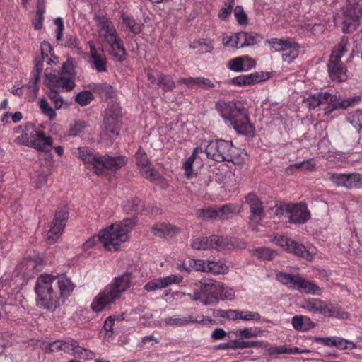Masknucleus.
Returning <instances> with one entry per match:
<instances>
[{
	"instance_id": "22",
	"label": "nucleus",
	"mask_w": 362,
	"mask_h": 362,
	"mask_svg": "<svg viewBox=\"0 0 362 362\" xmlns=\"http://www.w3.org/2000/svg\"><path fill=\"white\" fill-rule=\"evenodd\" d=\"M182 276L178 275H170L164 278L154 279L148 282L144 286V289L147 291H153L156 289H161L168 286L172 284H179L182 281Z\"/></svg>"
},
{
	"instance_id": "47",
	"label": "nucleus",
	"mask_w": 362,
	"mask_h": 362,
	"mask_svg": "<svg viewBox=\"0 0 362 362\" xmlns=\"http://www.w3.org/2000/svg\"><path fill=\"white\" fill-rule=\"evenodd\" d=\"M250 207V218L255 221L259 222L264 216V212L262 207V202H260Z\"/></svg>"
},
{
	"instance_id": "17",
	"label": "nucleus",
	"mask_w": 362,
	"mask_h": 362,
	"mask_svg": "<svg viewBox=\"0 0 362 362\" xmlns=\"http://www.w3.org/2000/svg\"><path fill=\"white\" fill-rule=\"evenodd\" d=\"M269 77L270 74L269 72H254L250 74L240 75L234 77L230 80V83L238 86H252L266 81Z\"/></svg>"
},
{
	"instance_id": "57",
	"label": "nucleus",
	"mask_w": 362,
	"mask_h": 362,
	"mask_svg": "<svg viewBox=\"0 0 362 362\" xmlns=\"http://www.w3.org/2000/svg\"><path fill=\"white\" fill-rule=\"evenodd\" d=\"M272 241L279 245L280 247L285 249L288 252V247H290V245L293 243V240L289 239L284 235H275L272 239Z\"/></svg>"
},
{
	"instance_id": "35",
	"label": "nucleus",
	"mask_w": 362,
	"mask_h": 362,
	"mask_svg": "<svg viewBox=\"0 0 362 362\" xmlns=\"http://www.w3.org/2000/svg\"><path fill=\"white\" fill-rule=\"evenodd\" d=\"M197 54L210 52L213 48L211 42L204 39L194 40L189 46Z\"/></svg>"
},
{
	"instance_id": "42",
	"label": "nucleus",
	"mask_w": 362,
	"mask_h": 362,
	"mask_svg": "<svg viewBox=\"0 0 362 362\" xmlns=\"http://www.w3.org/2000/svg\"><path fill=\"white\" fill-rule=\"evenodd\" d=\"M93 89L95 93H98L102 98H110L115 95L112 86L106 83L95 84Z\"/></svg>"
},
{
	"instance_id": "28",
	"label": "nucleus",
	"mask_w": 362,
	"mask_h": 362,
	"mask_svg": "<svg viewBox=\"0 0 362 362\" xmlns=\"http://www.w3.org/2000/svg\"><path fill=\"white\" fill-rule=\"evenodd\" d=\"M154 235L160 238L172 237L180 233V229L175 226L165 223H156L152 227Z\"/></svg>"
},
{
	"instance_id": "9",
	"label": "nucleus",
	"mask_w": 362,
	"mask_h": 362,
	"mask_svg": "<svg viewBox=\"0 0 362 362\" xmlns=\"http://www.w3.org/2000/svg\"><path fill=\"white\" fill-rule=\"evenodd\" d=\"M361 100V98L359 95L341 99L337 95L325 92L324 104H327V107L325 108V115H329L334 110H346L349 107H354Z\"/></svg>"
},
{
	"instance_id": "34",
	"label": "nucleus",
	"mask_w": 362,
	"mask_h": 362,
	"mask_svg": "<svg viewBox=\"0 0 362 362\" xmlns=\"http://www.w3.org/2000/svg\"><path fill=\"white\" fill-rule=\"evenodd\" d=\"M288 252L293 253L298 257L304 258L306 260L310 261L313 259L311 253L306 249V247L303 245L294 240H293V243L290 245V247H288Z\"/></svg>"
},
{
	"instance_id": "43",
	"label": "nucleus",
	"mask_w": 362,
	"mask_h": 362,
	"mask_svg": "<svg viewBox=\"0 0 362 362\" xmlns=\"http://www.w3.org/2000/svg\"><path fill=\"white\" fill-rule=\"evenodd\" d=\"M122 19L123 23L133 33H139L141 32V25L132 17L127 16L124 13L122 14Z\"/></svg>"
},
{
	"instance_id": "6",
	"label": "nucleus",
	"mask_w": 362,
	"mask_h": 362,
	"mask_svg": "<svg viewBox=\"0 0 362 362\" xmlns=\"http://www.w3.org/2000/svg\"><path fill=\"white\" fill-rule=\"evenodd\" d=\"M348 39L342 37L340 42L332 51L327 64L329 77L338 83L347 79L346 69L341 62V57L347 52Z\"/></svg>"
},
{
	"instance_id": "45",
	"label": "nucleus",
	"mask_w": 362,
	"mask_h": 362,
	"mask_svg": "<svg viewBox=\"0 0 362 362\" xmlns=\"http://www.w3.org/2000/svg\"><path fill=\"white\" fill-rule=\"evenodd\" d=\"M39 106L42 112L47 116L49 119L53 120L55 119L57 114L55 112V110L53 109L47 102V100L43 98H41L39 101Z\"/></svg>"
},
{
	"instance_id": "30",
	"label": "nucleus",
	"mask_w": 362,
	"mask_h": 362,
	"mask_svg": "<svg viewBox=\"0 0 362 362\" xmlns=\"http://www.w3.org/2000/svg\"><path fill=\"white\" fill-rule=\"evenodd\" d=\"M271 45V48L276 52L285 51L287 49L298 48L299 45L296 42H292L288 40L272 38L268 41Z\"/></svg>"
},
{
	"instance_id": "55",
	"label": "nucleus",
	"mask_w": 362,
	"mask_h": 362,
	"mask_svg": "<svg viewBox=\"0 0 362 362\" xmlns=\"http://www.w3.org/2000/svg\"><path fill=\"white\" fill-rule=\"evenodd\" d=\"M87 126L88 123L85 121H75L70 127L69 135L76 136L81 134Z\"/></svg>"
},
{
	"instance_id": "33",
	"label": "nucleus",
	"mask_w": 362,
	"mask_h": 362,
	"mask_svg": "<svg viewBox=\"0 0 362 362\" xmlns=\"http://www.w3.org/2000/svg\"><path fill=\"white\" fill-rule=\"evenodd\" d=\"M230 144V148L228 150L230 153L228 155V163L230 162L233 165H240L244 163L245 155L244 151L241 149H235L232 141H228V144Z\"/></svg>"
},
{
	"instance_id": "26",
	"label": "nucleus",
	"mask_w": 362,
	"mask_h": 362,
	"mask_svg": "<svg viewBox=\"0 0 362 362\" xmlns=\"http://www.w3.org/2000/svg\"><path fill=\"white\" fill-rule=\"evenodd\" d=\"M52 139L45 136L43 132H37L34 136H30V146L40 151H47L52 146Z\"/></svg>"
},
{
	"instance_id": "61",
	"label": "nucleus",
	"mask_w": 362,
	"mask_h": 362,
	"mask_svg": "<svg viewBox=\"0 0 362 362\" xmlns=\"http://www.w3.org/2000/svg\"><path fill=\"white\" fill-rule=\"evenodd\" d=\"M246 247V243L236 238H230L228 240V249H243Z\"/></svg>"
},
{
	"instance_id": "32",
	"label": "nucleus",
	"mask_w": 362,
	"mask_h": 362,
	"mask_svg": "<svg viewBox=\"0 0 362 362\" xmlns=\"http://www.w3.org/2000/svg\"><path fill=\"white\" fill-rule=\"evenodd\" d=\"M263 342L258 341H243L241 339L228 342V349H245L262 347Z\"/></svg>"
},
{
	"instance_id": "49",
	"label": "nucleus",
	"mask_w": 362,
	"mask_h": 362,
	"mask_svg": "<svg viewBox=\"0 0 362 362\" xmlns=\"http://www.w3.org/2000/svg\"><path fill=\"white\" fill-rule=\"evenodd\" d=\"M310 110H314L321 104H324V93L313 95L305 101Z\"/></svg>"
},
{
	"instance_id": "11",
	"label": "nucleus",
	"mask_w": 362,
	"mask_h": 362,
	"mask_svg": "<svg viewBox=\"0 0 362 362\" xmlns=\"http://www.w3.org/2000/svg\"><path fill=\"white\" fill-rule=\"evenodd\" d=\"M45 84L49 88H62L68 92L76 86L74 78L59 74V72L56 73L49 69H45Z\"/></svg>"
},
{
	"instance_id": "50",
	"label": "nucleus",
	"mask_w": 362,
	"mask_h": 362,
	"mask_svg": "<svg viewBox=\"0 0 362 362\" xmlns=\"http://www.w3.org/2000/svg\"><path fill=\"white\" fill-rule=\"evenodd\" d=\"M66 344L67 346L64 348V350L72 351L73 354L78 357H82L83 353L87 352L86 349L81 347L78 341L74 339L67 340Z\"/></svg>"
},
{
	"instance_id": "38",
	"label": "nucleus",
	"mask_w": 362,
	"mask_h": 362,
	"mask_svg": "<svg viewBox=\"0 0 362 362\" xmlns=\"http://www.w3.org/2000/svg\"><path fill=\"white\" fill-rule=\"evenodd\" d=\"M241 36L243 42H241L240 47L256 45L263 39L262 35L253 32H242Z\"/></svg>"
},
{
	"instance_id": "44",
	"label": "nucleus",
	"mask_w": 362,
	"mask_h": 362,
	"mask_svg": "<svg viewBox=\"0 0 362 362\" xmlns=\"http://www.w3.org/2000/svg\"><path fill=\"white\" fill-rule=\"evenodd\" d=\"M59 72V74H63L64 76H70L74 78L76 73L73 59L71 58H68L66 61L63 63V65Z\"/></svg>"
},
{
	"instance_id": "2",
	"label": "nucleus",
	"mask_w": 362,
	"mask_h": 362,
	"mask_svg": "<svg viewBox=\"0 0 362 362\" xmlns=\"http://www.w3.org/2000/svg\"><path fill=\"white\" fill-rule=\"evenodd\" d=\"M132 273L126 272L121 276L115 277L107 285L95 298L91 303L93 310L95 312L102 311L106 306L115 303L119 299L131 285Z\"/></svg>"
},
{
	"instance_id": "63",
	"label": "nucleus",
	"mask_w": 362,
	"mask_h": 362,
	"mask_svg": "<svg viewBox=\"0 0 362 362\" xmlns=\"http://www.w3.org/2000/svg\"><path fill=\"white\" fill-rule=\"evenodd\" d=\"M241 34L242 32L237 33L233 36L228 37V45L232 47H238V44L243 42Z\"/></svg>"
},
{
	"instance_id": "64",
	"label": "nucleus",
	"mask_w": 362,
	"mask_h": 362,
	"mask_svg": "<svg viewBox=\"0 0 362 362\" xmlns=\"http://www.w3.org/2000/svg\"><path fill=\"white\" fill-rule=\"evenodd\" d=\"M67 346L66 341H56L52 342L49 344V346L46 348V350L49 352L57 351L61 349H64L65 347Z\"/></svg>"
},
{
	"instance_id": "54",
	"label": "nucleus",
	"mask_w": 362,
	"mask_h": 362,
	"mask_svg": "<svg viewBox=\"0 0 362 362\" xmlns=\"http://www.w3.org/2000/svg\"><path fill=\"white\" fill-rule=\"evenodd\" d=\"M202 151V147L195 148L193 151L192 155L190 156L187 160L184 163V169L187 177H189L192 173V164L195 160L196 155Z\"/></svg>"
},
{
	"instance_id": "10",
	"label": "nucleus",
	"mask_w": 362,
	"mask_h": 362,
	"mask_svg": "<svg viewBox=\"0 0 362 362\" xmlns=\"http://www.w3.org/2000/svg\"><path fill=\"white\" fill-rule=\"evenodd\" d=\"M69 217V208L63 204L58 207L55 212L54 218L48 230L47 237L51 243L56 240L62 235Z\"/></svg>"
},
{
	"instance_id": "8",
	"label": "nucleus",
	"mask_w": 362,
	"mask_h": 362,
	"mask_svg": "<svg viewBox=\"0 0 362 362\" xmlns=\"http://www.w3.org/2000/svg\"><path fill=\"white\" fill-rule=\"evenodd\" d=\"M346 11L344 12L342 30L349 33L354 31L359 25V18L362 16V0H348Z\"/></svg>"
},
{
	"instance_id": "16",
	"label": "nucleus",
	"mask_w": 362,
	"mask_h": 362,
	"mask_svg": "<svg viewBox=\"0 0 362 362\" xmlns=\"http://www.w3.org/2000/svg\"><path fill=\"white\" fill-rule=\"evenodd\" d=\"M95 20L99 27V35L108 43L119 40V36L112 23L106 17L98 16Z\"/></svg>"
},
{
	"instance_id": "18",
	"label": "nucleus",
	"mask_w": 362,
	"mask_h": 362,
	"mask_svg": "<svg viewBox=\"0 0 362 362\" xmlns=\"http://www.w3.org/2000/svg\"><path fill=\"white\" fill-rule=\"evenodd\" d=\"M137 165L144 175L151 180L161 178L160 174L151 167L146 153L141 148L135 154Z\"/></svg>"
},
{
	"instance_id": "4",
	"label": "nucleus",
	"mask_w": 362,
	"mask_h": 362,
	"mask_svg": "<svg viewBox=\"0 0 362 362\" xmlns=\"http://www.w3.org/2000/svg\"><path fill=\"white\" fill-rule=\"evenodd\" d=\"M228 121L238 134L254 136L255 127L250 122L248 111L241 101L233 100L228 103Z\"/></svg>"
},
{
	"instance_id": "3",
	"label": "nucleus",
	"mask_w": 362,
	"mask_h": 362,
	"mask_svg": "<svg viewBox=\"0 0 362 362\" xmlns=\"http://www.w3.org/2000/svg\"><path fill=\"white\" fill-rule=\"evenodd\" d=\"M135 224V219L127 218L110 225L99 232L100 243L107 250H118L121 244L129 239V233Z\"/></svg>"
},
{
	"instance_id": "23",
	"label": "nucleus",
	"mask_w": 362,
	"mask_h": 362,
	"mask_svg": "<svg viewBox=\"0 0 362 362\" xmlns=\"http://www.w3.org/2000/svg\"><path fill=\"white\" fill-rule=\"evenodd\" d=\"M212 320L209 319V317H203L202 320L197 319V317L192 315H174L172 317H166L164 320V322L166 325L170 326H183L188 325L189 323L194 322H203L204 324L207 322H211Z\"/></svg>"
},
{
	"instance_id": "12",
	"label": "nucleus",
	"mask_w": 362,
	"mask_h": 362,
	"mask_svg": "<svg viewBox=\"0 0 362 362\" xmlns=\"http://www.w3.org/2000/svg\"><path fill=\"white\" fill-rule=\"evenodd\" d=\"M201 147L204 148V151L207 157H210L217 162L226 160V143L224 140L211 141L206 146L202 144Z\"/></svg>"
},
{
	"instance_id": "20",
	"label": "nucleus",
	"mask_w": 362,
	"mask_h": 362,
	"mask_svg": "<svg viewBox=\"0 0 362 362\" xmlns=\"http://www.w3.org/2000/svg\"><path fill=\"white\" fill-rule=\"evenodd\" d=\"M78 153L86 167L93 170L96 174V167L101 165V163H100L101 155L95 153L92 148L86 146L78 148Z\"/></svg>"
},
{
	"instance_id": "13",
	"label": "nucleus",
	"mask_w": 362,
	"mask_h": 362,
	"mask_svg": "<svg viewBox=\"0 0 362 362\" xmlns=\"http://www.w3.org/2000/svg\"><path fill=\"white\" fill-rule=\"evenodd\" d=\"M223 236L212 235L210 237H199L191 240V246L195 250H206L218 249L224 244Z\"/></svg>"
},
{
	"instance_id": "5",
	"label": "nucleus",
	"mask_w": 362,
	"mask_h": 362,
	"mask_svg": "<svg viewBox=\"0 0 362 362\" xmlns=\"http://www.w3.org/2000/svg\"><path fill=\"white\" fill-rule=\"evenodd\" d=\"M122 119L121 109L117 105L109 106L105 110L104 127L100 134V142L112 144L119 135Z\"/></svg>"
},
{
	"instance_id": "1",
	"label": "nucleus",
	"mask_w": 362,
	"mask_h": 362,
	"mask_svg": "<svg viewBox=\"0 0 362 362\" xmlns=\"http://www.w3.org/2000/svg\"><path fill=\"white\" fill-rule=\"evenodd\" d=\"M74 288V284L66 276L41 274L35 286L37 305L44 309L54 310L64 302Z\"/></svg>"
},
{
	"instance_id": "41",
	"label": "nucleus",
	"mask_w": 362,
	"mask_h": 362,
	"mask_svg": "<svg viewBox=\"0 0 362 362\" xmlns=\"http://www.w3.org/2000/svg\"><path fill=\"white\" fill-rule=\"evenodd\" d=\"M157 79L158 86L165 92L172 91L175 86V82L170 76L159 73L157 75Z\"/></svg>"
},
{
	"instance_id": "19",
	"label": "nucleus",
	"mask_w": 362,
	"mask_h": 362,
	"mask_svg": "<svg viewBox=\"0 0 362 362\" xmlns=\"http://www.w3.org/2000/svg\"><path fill=\"white\" fill-rule=\"evenodd\" d=\"M330 179L338 186L348 188L362 187V175L358 173L332 174Z\"/></svg>"
},
{
	"instance_id": "62",
	"label": "nucleus",
	"mask_w": 362,
	"mask_h": 362,
	"mask_svg": "<svg viewBox=\"0 0 362 362\" xmlns=\"http://www.w3.org/2000/svg\"><path fill=\"white\" fill-rule=\"evenodd\" d=\"M292 325L296 330L306 331V327H303V316L296 315L292 317Z\"/></svg>"
},
{
	"instance_id": "52",
	"label": "nucleus",
	"mask_w": 362,
	"mask_h": 362,
	"mask_svg": "<svg viewBox=\"0 0 362 362\" xmlns=\"http://www.w3.org/2000/svg\"><path fill=\"white\" fill-rule=\"evenodd\" d=\"M188 264L192 268V270L208 272L209 262L191 259L188 260Z\"/></svg>"
},
{
	"instance_id": "14",
	"label": "nucleus",
	"mask_w": 362,
	"mask_h": 362,
	"mask_svg": "<svg viewBox=\"0 0 362 362\" xmlns=\"http://www.w3.org/2000/svg\"><path fill=\"white\" fill-rule=\"evenodd\" d=\"M127 162V159L124 156H101L100 165L96 167V175H102L104 173L105 169L110 170H117L124 166Z\"/></svg>"
},
{
	"instance_id": "36",
	"label": "nucleus",
	"mask_w": 362,
	"mask_h": 362,
	"mask_svg": "<svg viewBox=\"0 0 362 362\" xmlns=\"http://www.w3.org/2000/svg\"><path fill=\"white\" fill-rule=\"evenodd\" d=\"M45 12V0H37L36 16L33 21L34 28L37 30H40L42 28Z\"/></svg>"
},
{
	"instance_id": "53",
	"label": "nucleus",
	"mask_w": 362,
	"mask_h": 362,
	"mask_svg": "<svg viewBox=\"0 0 362 362\" xmlns=\"http://www.w3.org/2000/svg\"><path fill=\"white\" fill-rule=\"evenodd\" d=\"M334 346L340 350L357 348V345L354 342L338 337H335Z\"/></svg>"
},
{
	"instance_id": "27",
	"label": "nucleus",
	"mask_w": 362,
	"mask_h": 362,
	"mask_svg": "<svg viewBox=\"0 0 362 362\" xmlns=\"http://www.w3.org/2000/svg\"><path fill=\"white\" fill-rule=\"evenodd\" d=\"M177 83L179 84H185L188 88H201L204 89L214 87V84L209 79L204 77L180 78Z\"/></svg>"
},
{
	"instance_id": "29",
	"label": "nucleus",
	"mask_w": 362,
	"mask_h": 362,
	"mask_svg": "<svg viewBox=\"0 0 362 362\" xmlns=\"http://www.w3.org/2000/svg\"><path fill=\"white\" fill-rule=\"evenodd\" d=\"M228 319L236 320L238 319L250 321L259 320L260 315L257 312L252 311H239L237 310H228Z\"/></svg>"
},
{
	"instance_id": "39",
	"label": "nucleus",
	"mask_w": 362,
	"mask_h": 362,
	"mask_svg": "<svg viewBox=\"0 0 362 362\" xmlns=\"http://www.w3.org/2000/svg\"><path fill=\"white\" fill-rule=\"evenodd\" d=\"M252 255L262 260H272L276 253L266 247H256L251 251Z\"/></svg>"
},
{
	"instance_id": "59",
	"label": "nucleus",
	"mask_w": 362,
	"mask_h": 362,
	"mask_svg": "<svg viewBox=\"0 0 362 362\" xmlns=\"http://www.w3.org/2000/svg\"><path fill=\"white\" fill-rule=\"evenodd\" d=\"M224 264L216 262H209L208 272L219 274L225 273Z\"/></svg>"
},
{
	"instance_id": "56",
	"label": "nucleus",
	"mask_w": 362,
	"mask_h": 362,
	"mask_svg": "<svg viewBox=\"0 0 362 362\" xmlns=\"http://www.w3.org/2000/svg\"><path fill=\"white\" fill-rule=\"evenodd\" d=\"M234 16L240 25H247L248 18L246 13L241 6H237L234 9Z\"/></svg>"
},
{
	"instance_id": "21",
	"label": "nucleus",
	"mask_w": 362,
	"mask_h": 362,
	"mask_svg": "<svg viewBox=\"0 0 362 362\" xmlns=\"http://www.w3.org/2000/svg\"><path fill=\"white\" fill-rule=\"evenodd\" d=\"M195 215L198 219L204 221H218L224 219L226 215V205L225 204L216 209H199L196 210Z\"/></svg>"
},
{
	"instance_id": "24",
	"label": "nucleus",
	"mask_w": 362,
	"mask_h": 362,
	"mask_svg": "<svg viewBox=\"0 0 362 362\" xmlns=\"http://www.w3.org/2000/svg\"><path fill=\"white\" fill-rule=\"evenodd\" d=\"M301 307L310 313H320L324 316H326V313H331L326 303L317 298L303 300Z\"/></svg>"
},
{
	"instance_id": "37",
	"label": "nucleus",
	"mask_w": 362,
	"mask_h": 362,
	"mask_svg": "<svg viewBox=\"0 0 362 362\" xmlns=\"http://www.w3.org/2000/svg\"><path fill=\"white\" fill-rule=\"evenodd\" d=\"M52 50V47L49 43L43 42L41 44V54H42V59H37L35 60V64L33 72L41 74L43 69V61L45 60V58H48L47 52H50Z\"/></svg>"
},
{
	"instance_id": "48",
	"label": "nucleus",
	"mask_w": 362,
	"mask_h": 362,
	"mask_svg": "<svg viewBox=\"0 0 362 362\" xmlns=\"http://www.w3.org/2000/svg\"><path fill=\"white\" fill-rule=\"evenodd\" d=\"M94 98L93 93L89 90H83L78 93L76 97V102L81 106L88 105Z\"/></svg>"
},
{
	"instance_id": "60",
	"label": "nucleus",
	"mask_w": 362,
	"mask_h": 362,
	"mask_svg": "<svg viewBox=\"0 0 362 362\" xmlns=\"http://www.w3.org/2000/svg\"><path fill=\"white\" fill-rule=\"evenodd\" d=\"M328 309L331 311V313H326V316L327 317H335L341 319H346L349 317V313L340 308L333 307L328 308Z\"/></svg>"
},
{
	"instance_id": "15",
	"label": "nucleus",
	"mask_w": 362,
	"mask_h": 362,
	"mask_svg": "<svg viewBox=\"0 0 362 362\" xmlns=\"http://www.w3.org/2000/svg\"><path fill=\"white\" fill-rule=\"evenodd\" d=\"M286 211L290 213L289 222L303 224L310 218V213L306 204L299 203L293 205H287Z\"/></svg>"
},
{
	"instance_id": "40",
	"label": "nucleus",
	"mask_w": 362,
	"mask_h": 362,
	"mask_svg": "<svg viewBox=\"0 0 362 362\" xmlns=\"http://www.w3.org/2000/svg\"><path fill=\"white\" fill-rule=\"evenodd\" d=\"M110 45V53L111 54L116 58L118 61H122L124 59V55L126 54L125 49L122 45V41L119 37L118 40H115L113 42H109Z\"/></svg>"
},
{
	"instance_id": "7",
	"label": "nucleus",
	"mask_w": 362,
	"mask_h": 362,
	"mask_svg": "<svg viewBox=\"0 0 362 362\" xmlns=\"http://www.w3.org/2000/svg\"><path fill=\"white\" fill-rule=\"evenodd\" d=\"M220 283L212 279H205L200 281V291L194 294L189 293L193 300H200L204 305H210L217 301L221 296Z\"/></svg>"
},
{
	"instance_id": "25",
	"label": "nucleus",
	"mask_w": 362,
	"mask_h": 362,
	"mask_svg": "<svg viewBox=\"0 0 362 362\" xmlns=\"http://www.w3.org/2000/svg\"><path fill=\"white\" fill-rule=\"evenodd\" d=\"M90 64L98 72H105L107 71L106 58L103 54L98 53L95 45H90Z\"/></svg>"
},
{
	"instance_id": "31",
	"label": "nucleus",
	"mask_w": 362,
	"mask_h": 362,
	"mask_svg": "<svg viewBox=\"0 0 362 362\" xmlns=\"http://www.w3.org/2000/svg\"><path fill=\"white\" fill-rule=\"evenodd\" d=\"M124 209L127 213L137 215L142 214L145 211V207L139 199L134 198L124 205Z\"/></svg>"
},
{
	"instance_id": "58",
	"label": "nucleus",
	"mask_w": 362,
	"mask_h": 362,
	"mask_svg": "<svg viewBox=\"0 0 362 362\" xmlns=\"http://www.w3.org/2000/svg\"><path fill=\"white\" fill-rule=\"evenodd\" d=\"M243 59L242 57H235L229 61L228 64V68L236 72L243 71Z\"/></svg>"
},
{
	"instance_id": "46",
	"label": "nucleus",
	"mask_w": 362,
	"mask_h": 362,
	"mask_svg": "<svg viewBox=\"0 0 362 362\" xmlns=\"http://www.w3.org/2000/svg\"><path fill=\"white\" fill-rule=\"evenodd\" d=\"M47 96L53 103L55 110H59L62 107L64 100L54 88H49V90L47 92Z\"/></svg>"
},
{
	"instance_id": "51",
	"label": "nucleus",
	"mask_w": 362,
	"mask_h": 362,
	"mask_svg": "<svg viewBox=\"0 0 362 362\" xmlns=\"http://www.w3.org/2000/svg\"><path fill=\"white\" fill-rule=\"evenodd\" d=\"M297 276H298L284 272H279L276 274V279L279 281L281 282L285 285H287L291 288H293V286H295Z\"/></svg>"
}]
</instances>
